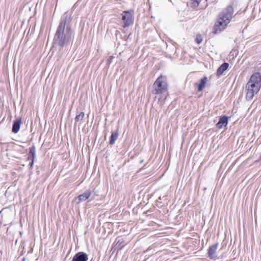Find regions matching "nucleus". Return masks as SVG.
Segmentation results:
<instances>
[{
	"mask_svg": "<svg viewBox=\"0 0 261 261\" xmlns=\"http://www.w3.org/2000/svg\"><path fill=\"white\" fill-rule=\"evenodd\" d=\"M229 67V64L228 63L225 62L223 63L217 69V75L218 77L221 76L224 72Z\"/></svg>",
	"mask_w": 261,
	"mask_h": 261,
	"instance_id": "obj_11",
	"label": "nucleus"
},
{
	"mask_svg": "<svg viewBox=\"0 0 261 261\" xmlns=\"http://www.w3.org/2000/svg\"><path fill=\"white\" fill-rule=\"evenodd\" d=\"M122 20L123 23V27L126 28L133 23V16L128 11H124L122 14Z\"/></svg>",
	"mask_w": 261,
	"mask_h": 261,
	"instance_id": "obj_5",
	"label": "nucleus"
},
{
	"mask_svg": "<svg viewBox=\"0 0 261 261\" xmlns=\"http://www.w3.org/2000/svg\"><path fill=\"white\" fill-rule=\"evenodd\" d=\"M233 15L232 6H228L218 15L217 22L214 25L215 33H219L225 30L230 22Z\"/></svg>",
	"mask_w": 261,
	"mask_h": 261,
	"instance_id": "obj_2",
	"label": "nucleus"
},
{
	"mask_svg": "<svg viewBox=\"0 0 261 261\" xmlns=\"http://www.w3.org/2000/svg\"><path fill=\"white\" fill-rule=\"evenodd\" d=\"M92 194V192L90 190H86L83 194H80L77 197L79 202L86 201Z\"/></svg>",
	"mask_w": 261,
	"mask_h": 261,
	"instance_id": "obj_8",
	"label": "nucleus"
},
{
	"mask_svg": "<svg viewBox=\"0 0 261 261\" xmlns=\"http://www.w3.org/2000/svg\"><path fill=\"white\" fill-rule=\"evenodd\" d=\"M71 19V13L65 12L61 18L54 36V42L62 48L68 46L74 35V31L69 24Z\"/></svg>",
	"mask_w": 261,
	"mask_h": 261,
	"instance_id": "obj_1",
	"label": "nucleus"
},
{
	"mask_svg": "<svg viewBox=\"0 0 261 261\" xmlns=\"http://www.w3.org/2000/svg\"><path fill=\"white\" fill-rule=\"evenodd\" d=\"M202 41V38L200 34H197L195 38V41L197 44H200Z\"/></svg>",
	"mask_w": 261,
	"mask_h": 261,
	"instance_id": "obj_17",
	"label": "nucleus"
},
{
	"mask_svg": "<svg viewBox=\"0 0 261 261\" xmlns=\"http://www.w3.org/2000/svg\"><path fill=\"white\" fill-rule=\"evenodd\" d=\"M153 88V92L156 94L166 92L168 90V84L166 77L160 76L154 83Z\"/></svg>",
	"mask_w": 261,
	"mask_h": 261,
	"instance_id": "obj_4",
	"label": "nucleus"
},
{
	"mask_svg": "<svg viewBox=\"0 0 261 261\" xmlns=\"http://www.w3.org/2000/svg\"><path fill=\"white\" fill-rule=\"evenodd\" d=\"M257 162H260L261 163V156L258 158V159L257 161Z\"/></svg>",
	"mask_w": 261,
	"mask_h": 261,
	"instance_id": "obj_21",
	"label": "nucleus"
},
{
	"mask_svg": "<svg viewBox=\"0 0 261 261\" xmlns=\"http://www.w3.org/2000/svg\"><path fill=\"white\" fill-rule=\"evenodd\" d=\"M118 136H119L118 129H116L115 132H112V134H111V135L110 137L109 144L111 145H113L115 143L116 140L118 139Z\"/></svg>",
	"mask_w": 261,
	"mask_h": 261,
	"instance_id": "obj_13",
	"label": "nucleus"
},
{
	"mask_svg": "<svg viewBox=\"0 0 261 261\" xmlns=\"http://www.w3.org/2000/svg\"><path fill=\"white\" fill-rule=\"evenodd\" d=\"M36 147L33 145H32L29 149V152L28 153V160H34L36 158Z\"/></svg>",
	"mask_w": 261,
	"mask_h": 261,
	"instance_id": "obj_12",
	"label": "nucleus"
},
{
	"mask_svg": "<svg viewBox=\"0 0 261 261\" xmlns=\"http://www.w3.org/2000/svg\"><path fill=\"white\" fill-rule=\"evenodd\" d=\"M113 59V56H110L107 59V62L108 64H110Z\"/></svg>",
	"mask_w": 261,
	"mask_h": 261,
	"instance_id": "obj_18",
	"label": "nucleus"
},
{
	"mask_svg": "<svg viewBox=\"0 0 261 261\" xmlns=\"http://www.w3.org/2000/svg\"><path fill=\"white\" fill-rule=\"evenodd\" d=\"M88 255L84 252H79L76 253L71 261H88Z\"/></svg>",
	"mask_w": 261,
	"mask_h": 261,
	"instance_id": "obj_7",
	"label": "nucleus"
},
{
	"mask_svg": "<svg viewBox=\"0 0 261 261\" xmlns=\"http://www.w3.org/2000/svg\"><path fill=\"white\" fill-rule=\"evenodd\" d=\"M21 123V120L20 118L17 119L14 121L12 129V132L13 133L16 134L18 132L20 129Z\"/></svg>",
	"mask_w": 261,
	"mask_h": 261,
	"instance_id": "obj_10",
	"label": "nucleus"
},
{
	"mask_svg": "<svg viewBox=\"0 0 261 261\" xmlns=\"http://www.w3.org/2000/svg\"><path fill=\"white\" fill-rule=\"evenodd\" d=\"M31 162L30 163L29 165H30L31 167H32L34 164V160H31Z\"/></svg>",
	"mask_w": 261,
	"mask_h": 261,
	"instance_id": "obj_19",
	"label": "nucleus"
},
{
	"mask_svg": "<svg viewBox=\"0 0 261 261\" xmlns=\"http://www.w3.org/2000/svg\"><path fill=\"white\" fill-rule=\"evenodd\" d=\"M261 87V75L259 72L253 73L246 86L247 91L246 99L251 100L255 94L258 92Z\"/></svg>",
	"mask_w": 261,
	"mask_h": 261,
	"instance_id": "obj_3",
	"label": "nucleus"
},
{
	"mask_svg": "<svg viewBox=\"0 0 261 261\" xmlns=\"http://www.w3.org/2000/svg\"><path fill=\"white\" fill-rule=\"evenodd\" d=\"M207 82V78L206 76H204L202 78L199 82V84L198 85V91H201L204 88Z\"/></svg>",
	"mask_w": 261,
	"mask_h": 261,
	"instance_id": "obj_14",
	"label": "nucleus"
},
{
	"mask_svg": "<svg viewBox=\"0 0 261 261\" xmlns=\"http://www.w3.org/2000/svg\"><path fill=\"white\" fill-rule=\"evenodd\" d=\"M228 117L226 116L220 117L218 122L216 124L217 127L220 129L222 128L223 126H226L228 124Z\"/></svg>",
	"mask_w": 261,
	"mask_h": 261,
	"instance_id": "obj_9",
	"label": "nucleus"
},
{
	"mask_svg": "<svg viewBox=\"0 0 261 261\" xmlns=\"http://www.w3.org/2000/svg\"><path fill=\"white\" fill-rule=\"evenodd\" d=\"M85 117V113L83 112H81L79 115H76L75 118V124L78 121H82Z\"/></svg>",
	"mask_w": 261,
	"mask_h": 261,
	"instance_id": "obj_15",
	"label": "nucleus"
},
{
	"mask_svg": "<svg viewBox=\"0 0 261 261\" xmlns=\"http://www.w3.org/2000/svg\"><path fill=\"white\" fill-rule=\"evenodd\" d=\"M219 245L218 243H216V244L211 245L209 247L208 249V256L211 259H216L217 258V255L216 254V251L218 249V247Z\"/></svg>",
	"mask_w": 261,
	"mask_h": 261,
	"instance_id": "obj_6",
	"label": "nucleus"
},
{
	"mask_svg": "<svg viewBox=\"0 0 261 261\" xmlns=\"http://www.w3.org/2000/svg\"><path fill=\"white\" fill-rule=\"evenodd\" d=\"M24 260H25V258H23L22 259V261H24Z\"/></svg>",
	"mask_w": 261,
	"mask_h": 261,
	"instance_id": "obj_23",
	"label": "nucleus"
},
{
	"mask_svg": "<svg viewBox=\"0 0 261 261\" xmlns=\"http://www.w3.org/2000/svg\"><path fill=\"white\" fill-rule=\"evenodd\" d=\"M162 200V197L161 196H160L158 199L156 200V201L158 202H159L160 201V200Z\"/></svg>",
	"mask_w": 261,
	"mask_h": 261,
	"instance_id": "obj_20",
	"label": "nucleus"
},
{
	"mask_svg": "<svg viewBox=\"0 0 261 261\" xmlns=\"http://www.w3.org/2000/svg\"><path fill=\"white\" fill-rule=\"evenodd\" d=\"M200 1L199 0H191V7L192 8H196L198 6Z\"/></svg>",
	"mask_w": 261,
	"mask_h": 261,
	"instance_id": "obj_16",
	"label": "nucleus"
},
{
	"mask_svg": "<svg viewBox=\"0 0 261 261\" xmlns=\"http://www.w3.org/2000/svg\"><path fill=\"white\" fill-rule=\"evenodd\" d=\"M94 197H92L91 198V199H90V200H93V199H94Z\"/></svg>",
	"mask_w": 261,
	"mask_h": 261,
	"instance_id": "obj_22",
	"label": "nucleus"
}]
</instances>
